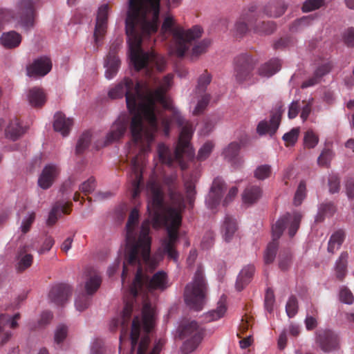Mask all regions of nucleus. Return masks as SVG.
Returning a JSON list of instances; mask_svg holds the SVG:
<instances>
[{"mask_svg":"<svg viewBox=\"0 0 354 354\" xmlns=\"http://www.w3.org/2000/svg\"><path fill=\"white\" fill-rule=\"evenodd\" d=\"M211 44V39L207 38L203 39L192 48V56L198 57L202 54L205 53Z\"/></svg>","mask_w":354,"mask_h":354,"instance_id":"nucleus-42","label":"nucleus"},{"mask_svg":"<svg viewBox=\"0 0 354 354\" xmlns=\"http://www.w3.org/2000/svg\"><path fill=\"white\" fill-rule=\"evenodd\" d=\"M138 259V263L128 265L125 273L124 272V268L122 269L121 277L123 284L131 271L136 269V273L133 283L125 295V304L121 318L113 319L111 324V330H115L118 326L120 324L121 325L120 342L123 336L127 335L128 325L131 319L137 296L139 294L145 295L147 292L156 290L162 292L170 286L168 276L165 272L162 270L158 271L150 277L147 272L144 271L142 264H145L147 269H149L151 271L155 269L156 266V263L151 261L150 254L147 260H144L140 254H139Z\"/></svg>","mask_w":354,"mask_h":354,"instance_id":"nucleus-3","label":"nucleus"},{"mask_svg":"<svg viewBox=\"0 0 354 354\" xmlns=\"http://www.w3.org/2000/svg\"><path fill=\"white\" fill-rule=\"evenodd\" d=\"M281 62L279 59H271L262 64L258 69L259 75L270 77L281 69Z\"/></svg>","mask_w":354,"mask_h":354,"instance_id":"nucleus-28","label":"nucleus"},{"mask_svg":"<svg viewBox=\"0 0 354 354\" xmlns=\"http://www.w3.org/2000/svg\"><path fill=\"white\" fill-rule=\"evenodd\" d=\"M344 40L346 45L348 47L354 46V28H350L344 33Z\"/></svg>","mask_w":354,"mask_h":354,"instance_id":"nucleus-64","label":"nucleus"},{"mask_svg":"<svg viewBox=\"0 0 354 354\" xmlns=\"http://www.w3.org/2000/svg\"><path fill=\"white\" fill-rule=\"evenodd\" d=\"M165 183L169 187L170 199L176 207L167 206L162 189L156 183H151L149 185L151 196L147 211L154 228L166 227L167 237L162 241L163 251L168 258L177 261L178 253L175 245L179 238L178 230L182 223L181 212L185 207L184 201L182 194L176 189L175 177H167Z\"/></svg>","mask_w":354,"mask_h":354,"instance_id":"nucleus-2","label":"nucleus"},{"mask_svg":"<svg viewBox=\"0 0 354 354\" xmlns=\"http://www.w3.org/2000/svg\"><path fill=\"white\" fill-rule=\"evenodd\" d=\"M257 61L248 53L237 55L234 59V75L239 83L249 81Z\"/></svg>","mask_w":354,"mask_h":354,"instance_id":"nucleus-11","label":"nucleus"},{"mask_svg":"<svg viewBox=\"0 0 354 354\" xmlns=\"http://www.w3.org/2000/svg\"><path fill=\"white\" fill-rule=\"evenodd\" d=\"M214 146V145L212 142H206L199 149L197 155V160L199 161H203L206 160L210 155Z\"/></svg>","mask_w":354,"mask_h":354,"instance_id":"nucleus-48","label":"nucleus"},{"mask_svg":"<svg viewBox=\"0 0 354 354\" xmlns=\"http://www.w3.org/2000/svg\"><path fill=\"white\" fill-rule=\"evenodd\" d=\"M21 36L16 31L3 32L0 37V44L6 48H15L21 42Z\"/></svg>","mask_w":354,"mask_h":354,"instance_id":"nucleus-27","label":"nucleus"},{"mask_svg":"<svg viewBox=\"0 0 354 354\" xmlns=\"http://www.w3.org/2000/svg\"><path fill=\"white\" fill-rule=\"evenodd\" d=\"M211 81L212 75L207 70H205L198 77V84L196 87V92L197 93H206L205 91Z\"/></svg>","mask_w":354,"mask_h":354,"instance_id":"nucleus-40","label":"nucleus"},{"mask_svg":"<svg viewBox=\"0 0 354 354\" xmlns=\"http://www.w3.org/2000/svg\"><path fill=\"white\" fill-rule=\"evenodd\" d=\"M160 0H129L125 20L130 59L133 66H165V58L153 51L145 52L143 38L157 32Z\"/></svg>","mask_w":354,"mask_h":354,"instance_id":"nucleus-1","label":"nucleus"},{"mask_svg":"<svg viewBox=\"0 0 354 354\" xmlns=\"http://www.w3.org/2000/svg\"><path fill=\"white\" fill-rule=\"evenodd\" d=\"M324 3V0H306L302 6V11L304 12H311L321 8Z\"/></svg>","mask_w":354,"mask_h":354,"instance_id":"nucleus-52","label":"nucleus"},{"mask_svg":"<svg viewBox=\"0 0 354 354\" xmlns=\"http://www.w3.org/2000/svg\"><path fill=\"white\" fill-rule=\"evenodd\" d=\"M27 246L24 245L19 248L17 255V270L19 272H22L31 266L33 261V257L30 254H27Z\"/></svg>","mask_w":354,"mask_h":354,"instance_id":"nucleus-31","label":"nucleus"},{"mask_svg":"<svg viewBox=\"0 0 354 354\" xmlns=\"http://www.w3.org/2000/svg\"><path fill=\"white\" fill-rule=\"evenodd\" d=\"M225 189V184L221 178H216L214 180L209 194L206 198V203L209 208L214 209L220 203Z\"/></svg>","mask_w":354,"mask_h":354,"instance_id":"nucleus-21","label":"nucleus"},{"mask_svg":"<svg viewBox=\"0 0 354 354\" xmlns=\"http://www.w3.org/2000/svg\"><path fill=\"white\" fill-rule=\"evenodd\" d=\"M225 299V297L223 295L218 302V306L216 309L209 311L205 315V319L207 322L215 321L223 317L227 310Z\"/></svg>","mask_w":354,"mask_h":354,"instance_id":"nucleus-38","label":"nucleus"},{"mask_svg":"<svg viewBox=\"0 0 354 354\" xmlns=\"http://www.w3.org/2000/svg\"><path fill=\"white\" fill-rule=\"evenodd\" d=\"M35 219V213L31 212L29 215L25 218L21 223V230L23 234H26L29 232L32 224L34 223Z\"/></svg>","mask_w":354,"mask_h":354,"instance_id":"nucleus-58","label":"nucleus"},{"mask_svg":"<svg viewBox=\"0 0 354 354\" xmlns=\"http://www.w3.org/2000/svg\"><path fill=\"white\" fill-rule=\"evenodd\" d=\"M348 254L347 252L341 253L335 263V274L338 279L342 281L346 275Z\"/></svg>","mask_w":354,"mask_h":354,"instance_id":"nucleus-34","label":"nucleus"},{"mask_svg":"<svg viewBox=\"0 0 354 354\" xmlns=\"http://www.w3.org/2000/svg\"><path fill=\"white\" fill-rule=\"evenodd\" d=\"M334 156L333 151L330 149H324L317 158V164L322 167H328Z\"/></svg>","mask_w":354,"mask_h":354,"instance_id":"nucleus-45","label":"nucleus"},{"mask_svg":"<svg viewBox=\"0 0 354 354\" xmlns=\"http://www.w3.org/2000/svg\"><path fill=\"white\" fill-rule=\"evenodd\" d=\"M96 187L95 179L90 177L87 180L84 181L80 186V190L84 194L88 195L92 193Z\"/></svg>","mask_w":354,"mask_h":354,"instance_id":"nucleus-54","label":"nucleus"},{"mask_svg":"<svg viewBox=\"0 0 354 354\" xmlns=\"http://www.w3.org/2000/svg\"><path fill=\"white\" fill-rule=\"evenodd\" d=\"M299 128L296 127L292 129L289 132L286 133L283 136V140L286 142V146H292L297 141L299 134Z\"/></svg>","mask_w":354,"mask_h":354,"instance_id":"nucleus-46","label":"nucleus"},{"mask_svg":"<svg viewBox=\"0 0 354 354\" xmlns=\"http://www.w3.org/2000/svg\"><path fill=\"white\" fill-rule=\"evenodd\" d=\"M73 124L72 118H66L61 112H57L54 116L53 127L55 131L59 132L63 136H67Z\"/></svg>","mask_w":354,"mask_h":354,"instance_id":"nucleus-25","label":"nucleus"},{"mask_svg":"<svg viewBox=\"0 0 354 354\" xmlns=\"http://www.w3.org/2000/svg\"><path fill=\"white\" fill-rule=\"evenodd\" d=\"M67 327L64 325H60L57 327L55 334V341L59 344L63 342L67 335Z\"/></svg>","mask_w":354,"mask_h":354,"instance_id":"nucleus-61","label":"nucleus"},{"mask_svg":"<svg viewBox=\"0 0 354 354\" xmlns=\"http://www.w3.org/2000/svg\"><path fill=\"white\" fill-rule=\"evenodd\" d=\"M27 97L29 104L35 108L43 106L46 101V95L43 88L36 86L29 89Z\"/></svg>","mask_w":354,"mask_h":354,"instance_id":"nucleus-26","label":"nucleus"},{"mask_svg":"<svg viewBox=\"0 0 354 354\" xmlns=\"http://www.w3.org/2000/svg\"><path fill=\"white\" fill-rule=\"evenodd\" d=\"M139 218V211L134 207L131 211L126 225V243L124 252V272H127L128 265L138 263L139 254L144 260L149 259L151 251V239L149 236V219H145L141 225L140 233L136 232V227Z\"/></svg>","mask_w":354,"mask_h":354,"instance_id":"nucleus-4","label":"nucleus"},{"mask_svg":"<svg viewBox=\"0 0 354 354\" xmlns=\"http://www.w3.org/2000/svg\"><path fill=\"white\" fill-rule=\"evenodd\" d=\"M333 65L330 62H326L315 70L314 74L321 80V78L325 75L328 74L332 69Z\"/></svg>","mask_w":354,"mask_h":354,"instance_id":"nucleus-59","label":"nucleus"},{"mask_svg":"<svg viewBox=\"0 0 354 354\" xmlns=\"http://www.w3.org/2000/svg\"><path fill=\"white\" fill-rule=\"evenodd\" d=\"M304 145L309 148H314L319 142L318 136L311 130H308L306 131L304 136Z\"/></svg>","mask_w":354,"mask_h":354,"instance_id":"nucleus-51","label":"nucleus"},{"mask_svg":"<svg viewBox=\"0 0 354 354\" xmlns=\"http://www.w3.org/2000/svg\"><path fill=\"white\" fill-rule=\"evenodd\" d=\"M271 167L268 165H263L258 167L254 171V176L259 180H264L270 177Z\"/></svg>","mask_w":354,"mask_h":354,"instance_id":"nucleus-53","label":"nucleus"},{"mask_svg":"<svg viewBox=\"0 0 354 354\" xmlns=\"http://www.w3.org/2000/svg\"><path fill=\"white\" fill-rule=\"evenodd\" d=\"M329 191L330 193H337L339 190V178L337 176H331L328 179Z\"/></svg>","mask_w":354,"mask_h":354,"instance_id":"nucleus-63","label":"nucleus"},{"mask_svg":"<svg viewBox=\"0 0 354 354\" xmlns=\"http://www.w3.org/2000/svg\"><path fill=\"white\" fill-rule=\"evenodd\" d=\"M128 124V115L121 114L111 125L110 131L106 134L104 145H109L122 138L127 129Z\"/></svg>","mask_w":354,"mask_h":354,"instance_id":"nucleus-16","label":"nucleus"},{"mask_svg":"<svg viewBox=\"0 0 354 354\" xmlns=\"http://www.w3.org/2000/svg\"><path fill=\"white\" fill-rule=\"evenodd\" d=\"M109 10V6L108 4H104L98 9L93 33L95 46L97 49L102 45V40L106 32Z\"/></svg>","mask_w":354,"mask_h":354,"instance_id":"nucleus-15","label":"nucleus"},{"mask_svg":"<svg viewBox=\"0 0 354 354\" xmlns=\"http://www.w3.org/2000/svg\"><path fill=\"white\" fill-rule=\"evenodd\" d=\"M87 279L85 283L86 294H82L75 300V307L77 310L83 311L91 304V295L94 294L100 288L102 279L93 268H87L86 270Z\"/></svg>","mask_w":354,"mask_h":354,"instance_id":"nucleus-10","label":"nucleus"},{"mask_svg":"<svg viewBox=\"0 0 354 354\" xmlns=\"http://www.w3.org/2000/svg\"><path fill=\"white\" fill-rule=\"evenodd\" d=\"M201 98L198 100L197 104L193 111V114L195 115H200L203 113V111L207 108L209 104L211 96L208 93H201Z\"/></svg>","mask_w":354,"mask_h":354,"instance_id":"nucleus-43","label":"nucleus"},{"mask_svg":"<svg viewBox=\"0 0 354 354\" xmlns=\"http://www.w3.org/2000/svg\"><path fill=\"white\" fill-rule=\"evenodd\" d=\"M316 342L324 352H331L339 348L338 336L330 330H319L316 333Z\"/></svg>","mask_w":354,"mask_h":354,"instance_id":"nucleus-17","label":"nucleus"},{"mask_svg":"<svg viewBox=\"0 0 354 354\" xmlns=\"http://www.w3.org/2000/svg\"><path fill=\"white\" fill-rule=\"evenodd\" d=\"M301 218L302 214L300 212L286 213L272 225V241L268 244L263 256L266 264H270L274 261L279 247L278 240L285 228L288 227V234L290 237H293L299 228Z\"/></svg>","mask_w":354,"mask_h":354,"instance_id":"nucleus-7","label":"nucleus"},{"mask_svg":"<svg viewBox=\"0 0 354 354\" xmlns=\"http://www.w3.org/2000/svg\"><path fill=\"white\" fill-rule=\"evenodd\" d=\"M262 190L260 187L250 185L245 188L242 195L243 201L247 204L256 203L261 196Z\"/></svg>","mask_w":354,"mask_h":354,"instance_id":"nucleus-35","label":"nucleus"},{"mask_svg":"<svg viewBox=\"0 0 354 354\" xmlns=\"http://www.w3.org/2000/svg\"><path fill=\"white\" fill-rule=\"evenodd\" d=\"M72 294L71 287L65 283H59L53 286L49 292L48 297L51 302L56 305H63Z\"/></svg>","mask_w":354,"mask_h":354,"instance_id":"nucleus-19","label":"nucleus"},{"mask_svg":"<svg viewBox=\"0 0 354 354\" xmlns=\"http://www.w3.org/2000/svg\"><path fill=\"white\" fill-rule=\"evenodd\" d=\"M195 182H196V180H193L192 178L186 180L185 182V187L186 193H187V198L190 203L194 200V195L196 194Z\"/></svg>","mask_w":354,"mask_h":354,"instance_id":"nucleus-57","label":"nucleus"},{"mask_svg":"<svg viewBox=\"0 0 354 354\" xmlns=\"http://www.w3.org/2000/svg\"><path fill=\"white\" fill-rule=\"evenodd\" d=\"M288 5L283 0H272L263 8L262 12L268 17L278 18L287 10Z\"/></svg>","mask_w":354,"mask_h":354,"instance_id":"nucleus-24","label":"nucleus"},{"mask_svg":"<svg viewBox=\"0 0 354 354\" xmlns=\"http://www.w3.org/2000/svg\"><path fill=\"white\" fill-rule=\"evenodd\" d=\"M38 2L39 0H21L19 3L17 23L25 30H29L35 26L37 17L35 7Z\"/></svg>","mask_w":354,"mask_h":354,"instance_id":"nucleus-13","label":"nucleus"},{"mask_svg":"<svg viewBox=\"0 0 354 354\" xmlns=\"http://www.w3.org/2000/svg\"><path fill=\"white\" fill-rule=\"evenodd\" d=\"M292 263V255L289 251L281 252L279 255V268L282 271L287 270Z\"/></svg>","mask_w":354,"mask_h":354,"instance_id":"nucleus-44","label":"nucleus"},{"mask_svg":"<svg viewBox=\"0 0 354 354\" xmlns=\"http://www.w3.org/2000/svg\"><path fill=\"white\" fill-rule=\"evenodd\" d=\"M238 229L236 219L230 215H226L223 221L221 232L226 242L232 240L234 233Z\"/></svg>","mask_w":354,"mask_h":354,"instance_id":"nucleus-30","label":"nucleus"},{"mask_svg":"<svg viewBox=\"0 0 354 354\" xmlns=\"http://www.w3.org/2000/svg\"><path fill=\"white\" fill-rule=\"evenodd\" d=\"M59 173V167L55 165H46L38 180L39 185L44 189L49 188Z\"/></svg>","mask_w":354,"mask_h":354,"instance_id":"nucleus-22","label":"nucleus"},{"mask_svg":"<svg viewBox=\"0 0 354 354\" xmlns=\"http://www.w3.org/2000/svg\"><path fill=\"white\" fill-rule=\"evenodd\" d=\"M73 204L71 201H59L53 205L50 210L46 223L52 226L57 222L61 213L69 214Z\"/></svg>","mask_w":354,"mask_h":354,"instance_id":"nucleus-23","label":"nucleus"},{"mask_svg":"<svg viewBox=\"0 0 354 354\" xmlns=\"http://www.w3.org/2000/svg\"><path fill=\"white\" fill-rule=\"evenodd\" d=\"M24 133L25 130L17 118L12 120L5 130L6 137L12 140H17Z\"/></svg>","mask_w":354,"mask_h":354,"instance_id":"nucleus-32","label":"nucleus"},{"mask_svg":"<svg viewBox=\"0 0 354 354\" xmlns=\"http://www.w3.org/2000/svg\"><path fill=\"white\" fill-rule=\"evenodd\" d=\"M344 238L345 234L342 230H338L333 233L328 241V252L333 254L338 250L344 242Z\"/></svg>","mask_w":354,"mask_h":354,"instance_id":"nucleus-39","label":"nucleus"},{"mask_svg":"<svg viewBox=\"0 0 354 354\" xmlns=\"http://www.w3.org/2000/svg\"><path fill=\"white\" fill-rule=\"evenodd\" d=\"M143 306L142 310V324L145 333L140 336V321L138 316H135L131 325L130 339L131 344V352L136 350L138 344L137 354H145L150 343L149 333L154 326V310L151 304L147 301L145 296H143Z\"/></svg>","mask_w":354,"mask_h":354,"instance_id":"nucleus-6","label":"nucleus"},{"mask_svg":"<svg viewBox=\"0 0 354 354\" xmlns=\"http://www.w3.org/2000/svg\"><path fill=\"white\" fill-rule=\"evenodd\" d=\"M91 141V133L90 131L84 132L80 137L76 145V153H82L89 146Z\"/></svg>","mask_w":354,"mask_h":354,"instance_id":"nucleus-41","label":"nucleus"},{"mask_svg":"<svg viewBox=\"0 0 354 354\" xmlns=\"http://www.w3.org/2000/svg\"><path fill=\"white\" fill-rule=\"evenodd\" d=\"M294 44L295 40L292 37H285L276 41L273 44V48L275 50H282L294 45Z\"/></svg>","mask_w":354,"mask_h":354,"instance_id":"nucleus-55","label":"nucleus"},{"mask_svg":"<svg viewBox=\"0 0 354 354\" xmlns=\"http://www.w3.org/2000/svg\"><path fill=\"white\" fill-rule=\"evenodd\" d=\"M313 19L310 16H306L295 20L291 25L290 29L291 31H297L304 27L310 24Z\"/></svg>","mask_w":354,"mask_h":354,"instance_id":"nucleus-50","label":"nucleus"},{"mask_svg":"<svg viewBox=\"0 0 354 354\" xmlns=\"http://www.w3.org/2000/svg\"><path fill=\"white\" fill-rule=\"evenodd\" d=\"M160 32L165 39L171 37L169 46L171 53L182 57L189 49L191 42L201 37L203 29L195 26L185 30L176 25L171 16H167L162 24Z\"/></svg>","mask_w":354,"mask_h":354,"instance_id":"nucleus-5","label":"nucleus"},{"mask_svg":"<svg viewBox=\"0 0 354 354\" xmlns=\"http://www.w3.org/2000/svg\"><path fill=\"white\" fill-rule=\"evenodd\" d=\"M254 271L255 268L252 265H248L241 270L236 282V288L239 291L242 290L250 282Z\"/></svg>","mask_w":354,"mask_h":354,"instance_id":"nucleus-29","label":"nucleus"},{"mask_svg":"<svg viewBox=\"0 0 354 354\" xmlns=\"http://www.w3.org/2000/svg\"><path fill=\"white\" fill-rule=\"evenodd\" d=\"M206 292L207 283L204 270L201 266H198L192 281L187 283L185 288L184 298L186 304L195 310H202Z\"/></svg>","mask_w":354,"mask_h":354,"instance_id":"nucleus-8","label":"nucleus"},{"mask_svg":"<svg viewBox=\"0 0 354 354\" xmlns=\"http://www.w3.org/2000/svg\"><path fill=\"white\" fill-rule=\"evenodd\" d=\"M0 324H2L4 327L9 324L10 328L15 329L18 327L19 324L17 321L10 318V316L6 314L0 315Z\"/></svg>","mask_w":354,"mask_h":354,"instance_id":"nucleus-62","label":"nucleus"},{"mask_svg":"<svg viewBox=\"0 0 354 354\" xmlns=\"http://www.w3.org/2000/svg\"><path fill=\"white\" fill-rule=\"evenodd\" d=\"M257 6L250 4L244 9L241 15L234 25V32L236 37H243L249 30V26L253 30L254 21L257 19Z\"/></svg>","mask_w":354,"mask_h":354,"instance_id":"nucleus-14","label":"nucleus"},{"mask_svg":"<svg viewBox=\"0 0 354 354\" xmlns=\"http://www.w3.org/2000/svg\"><path fill=\"white\" fill-rule=\"evenodd\" d=\"M274 303V295L272 289L268 288L265 295V308L269 313H272L273 310V306Z\"/></svg>","mask_w":354,"mask_h":354,"instance_id":"nucleus-56","label":"nucleus"},{"mask_svg":"<svg viewBox=\"0 0 354 354\" xmlns=\"http://www.w3.org/2000/svg\"><path fill=\"white\" fill-rule=\"evenodd\" d=\"M51 68L50 59L47 57H41L27 67V75L30 77L44 76L50 72Z\"/></svg>","mask_w":354,"mask_h":354,"instance_id":"nucleus-20","label":"nucleus"},{"mask_svg":"<svg viewBox=\"0 0 354 354\" xmlns=\"http://www.w3.org/2000/svg\"><path fill=\"white\" fill-rule=\"evenodd\" d=\"M240 145L238 142H233L223 150V156L230 162H234V165L240 163L239 152Z\"/></svg>","mask_w":354,"mask_h":354,"instance_id":"nucleus-37","label":"nucleus"},{"mask_svg":"<svg viewBox=\"0 0 354 354\" xmlns=\"http://www.w3.org/2000/svg\"><path fill=\"white\" fill-rule=\"evenodd\" d=\"M122 39L117 37L110 45L107 55L104 59V66L106 68L104 75L107 80L113 79L118 73L121 62L118 53L121 48Z\"/></svg>","mask_w":354,"mask_h":354,"instance_id":"nucleus-12","label":"nucleus"},{"mask_svg":"<svg viewBox=\"0 0 354 354\" xmlns=\"http://www.w3.org/2000/svg\"><path fill=\"white\" fill-rule=\"evenodd\" d=\"M179 335L181 339L187 338L181 350L183 353L188 354L194 351L200 344L203 338V329L196 322L192 321L180 326Z\"/></svg>","mask_w":354,"mask_h":354,"instance_id":"nucleus-9","label":"nucleus"},{"mask_svg":"<svg viewBox=\"0 0 354 354\" xmlns=\"http://www.w3.org/2000/svg\"><path fill=\"white\" fill-rule=\"evenodd\" d=\"M282 113L283 111L281 107H279L272 113L269 122L266 120L261 121L257 125V132L261 136L266 133H268L270 136L274 135L279 127Z\"/></svg>","mask_w":354,"mask_h":354,"instance_id":"nucleus-18","label":"nucleus"},{"mask_svg":"<svg viewBox=\"0 0 354 354\" xmlns=\"http://www.w3.org/2000/svg\"><path fill=\"white\" fill-rule=\"evenodd\" d=\"M336 212V207L333 202H324L318 207V212L315 217V222L319 223L324 221L326 217H331Z\"/></svg>","mask_w":354,"mask_h":354,"instance_id":"nucleus-33","label":"nucleus"},{"mask_svg":"<svg viewBox=\"0 0 354 354\" xmlns=\"http://www.w3.org/2000/svg\"><path fill=\"white\" fill-rule=\"evenodd\" d=\"M339 299L342 302L347 304H351L354 301V297L352 292L346 287L341 288L339 292Z\"/></svg>","mask_w":354,"mask_h":354,"instance_id":"nucleus-60","label":"nucleus"},{"mask_svg":"<svg viewBox=\"0 0 354 354\" xmlns=\"http://www.w3.org/2000/svg\"><path fill=\"white\" fill-rule=\"evenodd\" d=\"M298 302L295 296L291 295L286 306V311L287 315L291 318L293 317L297 313Z\"/></svg>","mask_w":354,"mask_h":354,"instance_id":"nucleus-49","label":"nucleus"},{"mask_svg":"<svg viewBox=\"0 0 354 354\" xmlns=\"http://www.w3.org/2000/svg\"><path fill=\"white\" fill-rule=\"evenodd\" d=\"M306 196V185L304 180H301L297 189L294 197V204L297 206L301 204Z\"/></svg>","mask_w":354,"mask_h":354,"instance_id":"nucleus-47","label":"nucleus"},{"mask_svg":"<svg viewBox=\"0 0 354 354\" xmlns=\"http://www.w3.org/2000/svg\"><path fill=\"white\" fill-rule=\"evenodd\" d=\"M277 28V24L272 21H263L259 23L254 21L253 31L261 35L272 34Z\"/></svg>","mask_w":354,"mask_h":354,"instance_id":"nucleus-36","label":"nucleus"}]
</instances>
